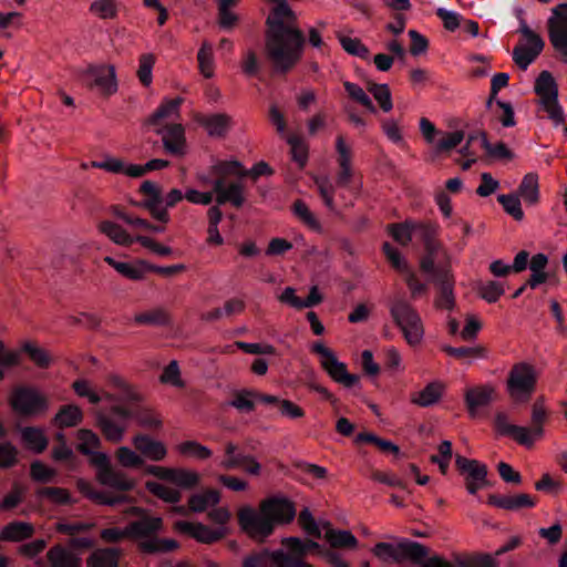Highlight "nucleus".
Listing matches in <instances>:
<instances>
[{"label": "nucleus", "instance_id": "obj_1", "mask_svg": "<svg viewBox=\"0 0 567 567\" xmlns=\"http://www.w3.org/2000/svg\"><path fill=\"white\" fill-rule=\"evenodd\" d=\"M107 382L115 392H105L104 398L112 404L109 410H97L95 412L96 425L107 441L112 443L121 442L130 420H134L145 429L161 427V420L150 409L141 404V394L123 378L111 374Z\"/></svg>", "mask_w": 567, "mask_h": 567}, {"label": "nucleus", "instance_id": "obj_2", "mask_svg": "<svg viewBox=\"0 0 567 567\" xmlns=\"http://www.w3.org/2000/svg\"><path fill=\"white\" fill-rule=\"evenodd\" d=\"M274 1L266 19V52L274 72L285 75L301 60L306 37L297 27V14L287 1Z\"/></svg>", "mask_w": 567, "mask_h": 567}, {"label": "nucleus", "instance_id": "obj_3", "mask_svg": "<svg viewBox=\"0 0 567 567\" xmlns=\"http://www.w3.org/2000/svg\"><path fill=\"white\" fill-rule=\"evenodd\" d=\"M296 517V507L284 496H269L257 507L241 506L237 512L240 530L256 543H265L277 526L290 524Z\"/></svg>", "mask_w": 567, "mask_h": 567}, {"label": "nucleus", "instance_id": "obj_4", "mask_svg": "<svg viewBox=\"0 0 567 567\" xmlns=\"http://www.w3.org/2000/svg\"><path fill=\"white\" fill-rule=\"evenodd\" d=\"M163 528L161 517L143 515L140 519L131 522L126 526L128 537L140 539V549L150 555L169 553L178 548L175 539L158 538L157 533Z\"/></svg>", "mask_w": 567, "mask_h": 567}, {"label": "nucleus", "instance_id": "obj_5", "mask_svg": "<svg viewBox=\"0 0 567 567\" xmlns=\"http://www.w3.org/2000/svg\"><path fill=\"white\" fill-rule=\"evenodd\" d=\"M547 419V412L543 405V399L539 398L535 401L532 408V423L533 427L529 430L525 426L514 425L508 423V417L504 412L496 413L494 417V427L501 435L513 437L518 444L532 447L535 437H540L544 434V423Z\"/></svg>", "mask_w": 567, "mask_h": 567}, {"label": "nucleus", "instance_id": "obj_6", "mask_svg": "<svg viewBox=\"0 0 567 567\" xmlns=\"http://www.w3.org/2000/svg\"><path fill=\"white\" fill-rule=\"evenodd\" d=\"M537 372L527 362L515 363L507 378V392L515 403H526L536 390Z\"/></svg>", "mask_w": 567, "mask_h": 567}, {"label": "nucleus", "instance_id": "obj_7", "mask_svg": "<svg viewBox=\"0 0 567 567\" xmlns=\"http://www.w3.org/2000/svg\"><path fill=\"white\" fill-rule=\"evenodd\" d=\"M372 551L374 556L386 564H401L405 559L421 563L429 554L425 546L408 539L401 540L398 545L380 542L373 547Z\"/></svg>", "mask_w": 567, "mask_h": 567}, {"label": "nucleus", "instance_id": "obj_8", "mask_svg": "<svg viewBox=\"0 0 567 567\" xmlns=\"http://www.w3.org/2000/svg\"><path fill=\"white\" fill-rule=\"evenodd\" d=\"M391 317L402 330L406 342L411 346L420 343L423 327L419 313L404 299H395L390 306Z\"/></svg>", "mask_w": 567, "mask_h": 567}, {"label": "nucleus", "instance_id": "obj_9", "mask_svg": "<svg viewBox=\"0 0 567 567\" xmlns=\"http://www.w3.org/2000/svg\"><path fill=\"white\" fill-rule=\"evenodd\" d=\"M535 93L540 99V104L547 113L549 120L555 125H559L565 121V114L558 101L557 83L548 71H542L535 82Z\"/></svg>", "mask_w": 567, "mask_h": 567}, {"label": "nucleus", "instance_id": "obj_10", "mask_svg": "<svg viewBox=\"0 0 567 567\" xmlns=\"http://www.w3.org/2000/svg\"><path fill=\"white\" fill-rule=\"evenodd\" d=\"M311 350L321 357V365L332 380L346 388H353L359 383L360 377L349 373L347 365L340 362L333 351L323 343L315 342Z\"/></svg>", "mask_w": 567, "mask_h": 567}, {"label": "nucleus", "instance_id": "obj_11", "mask_svg": "<svg viewBox=\"0 0 567 567\" xmlns=\"http://www.w3.org/2000/svg\"><path fill=\"white\" fill-rule=\"evenodd\" d=\"M13 411L23 416L44 413L49 409L48 399L38 390L29 386L18 388L10 400Z\"/></svg>", "mask_w": 567, "mask_h": 567}, {"label": "nucleus", "instance_id": "obj_12", "mask_svg": "<svg viewBox=\"0 0 567 567\" xmlns=\"http://www.w3.org/2000/svg\"><path fill=\"white\" fill-rule=\"evenodd\" d=\"M547 30L549 41L559 53L560 61L567 63V3H560L551 9Z\"/></svg>", "mask_w": 567, "mask_h": 567}, {"label": "nucleus", "instance_id": "obj_13", "mask_svg": "<svg viewBox=\"0 0 567 567\" xmlns=\"http://www.w3.org/2000/svg\"><path fill=\"white\" fill-rule=\"evenodd\" d=\"M87 456L91 463L97 467V478L101 484L121 492H127L133 488V482L125 474L112 468L109 456L105 453L93 451Z\"/></svg>", "mask_w": 567, "mask_h": 567}, {"label": "nucleus", "instance_id": "obj_14", "mask_svg": "<svg viewBox=\"0 0 567 567\" xmlns=\"http://www.w3.org/2000/svg\"><path fill=\"white\" fill-rule=\"evenodd\" d=\"M517 32L526 39L528 48L522 45L515 47L512 52V56L520 70H526L542 53L545 42L527 24L523 23L522 28H518Z\"/></svg>", "mask_w": 567, "mask_h": 567}, {"label": "nucleus", "instance_id": "obj_15", "mask_svg": "<svg viewBox=\"0 0 567 567\" xmlns=\"http://www.w3.org/2000/svg\"><path fill=\"white\" fill-rule=\"evenodd\" d=\"M292 563V558L286 555L284 549L262 548L247 555L243 559L241 567H290Z\"/></svg>", "mask_w": 567, "mask_h": 567}, {"label": "nucleus", "instance_id": "obj_16", "mask_svg": "<svg viewBox=\"0 0 567 567\" xmlns=\"http://www.w3.org/2000/svg\"><path fill=\"white\" fill-rule=\"evenodd\" d=\"M140 192L146 197L141 205L146 208L153 218L166 224L169 220V214L164 205L162 189L152 181H144L140 186Z\"/></svg>", "mask_w": 567, "mask_h": 567}, {"label": "nucleus", "instance_id": "obj_17", "mask_svg": "<svg viewBox=\"0 0 567 567\" xmlns=\"http://www.w3.org/2000/svg\"><path fill=\"white\" fill-rule=\"evenodd\" d=\"M219 465L225 470L243 468L251 475H259L261 466L254 456L244 454L233 442L225 445V458Z\"/></svg>", "mask_w": 567, "mask_h": 567}, {"label": "nucleus", "instance_id": "obj_18", "mask_svg": "<svg viewBox=\"0 0 567 567\" xmlns=\"http://www.w3.org/2000/svg\"><path fill=\"white\" fill-rule=\"evenodd\" d=\"M175 527L182 534L188 535L203 544H213L223 539L226 536L225 527L212 529L210 527L203 523L178 520L176 522Z\"/></svg>", "mask_w": 567, "mask_h": 567}, {"label": "nucleus", "instance_id": "obj_19", "mask_svg": "<svg viewBox=\"0 0 567 567\" xmlns=\"http://www.w3.org/2000/svg\"><path fill=\"white\" fill-rule=\"evenodd\" d=\"M240 164L238 162H219L212 166V173L217 177L212 182L213 194H216L217 205L229 203V198L225 190V177L228 175L241 174L239 172Z\"/></svg>", "mask_w": 567, "mask_h": 567}, {"label": "nucleus", "instance_id": "obj_20", "mask_svg": "<svg viewBox=\"0 0 567 567\" xmlns=\"http://www.w3.org/2000/svg\"><path fill=\"white\" fill-rule=\"evenodd\" d=\"M162 135L164 148L172 155H183L185 146V131L181 124H167L155 128Z\"/></svg>", "mask_w": 567, "mask_h": 567}, {"label": "nucleus", "instance_id": "obj_21", "mask_svg": "<svg viewBox=\"0 0 567 567\" xmlns=\"http://www.w3.org/2000/svg\"><path fill=\"white\" fill-rule=\"evenodd\" d=\"M86 81L91 86H96L101 93L111 95L117 90L115 70L113 66L91 68L86 75Z\"/></svg>", "mask_w": 567, "mask_h": 567}, {"label": "nucleus", "instance_id": "obj_22", "mask_svg": "<svg viewBox=\"0 0 567 567\" xmlns=\"http://www.w3.org/2000/svg\"><path fill=\"white\" fill-rule=\"evenodd\" d=\"M255 401L262 403H277L279 398L270 394H262L254 390H239L234 393L233 400L229 405L237 409L239 412H252L255 410Z\"/></svg>", "mask_w": 567, "mask_h": 567}, {"label": "nucleus", "instance_id": "obj_23", "mask_svg": "<svg viewBox=\"0 0 567 567\" xmlns=\"http://www.w3.org/2000/svg\"><path fill=\"white\" fill-rule=\"evenodd\" d=\"M439 226L431 220L411 219L412 238H416L423 244L424 250L433 251L434 247H441L436 240Z\"/></svg>", "mask_w": 567, "mask_h": 567}, {"label": "nucleus", "instance_id": "obj_24", "mask_svg": "<svg viewBox=\"0 0 567 567\" xmlns=\"http://www.w3.org/2000/svg\"><path fill=\"white\" fill-rule=\"evenodd\" d=\"M133 445L144 457L154 462L164 460L167 454L166 446L162 442L152 439L148 434H136L133 437Z\"/></svg>", "mask_w": 567, "mask_h": 567}, {"label": "nucleus", "instance_id": "obj_25", "mask_svg": "<svg viewBox=\"0 0 567 567\" xmlns=\"http://www.w3.org/2000/svg\"><path fill=\"white\" fill-rule=\"evenodd\" d=\"M487 504L506 511H518L520 508H532L536 505V501L528 494H518L514 496H501L489 494Z\"/></svg>", "mask_w": 567, "mask_h": 567}, {"label": "nucleus", "instance_id": "obj_26", "mask_svg": "<svg viewBox=\"0 0 567 567\" xmlns=\"http://www.w3.org/2000/svg\"><path fill=\"white\" fill-rule=\"evenodd\" d=\"M76 488L86 498L93 501L99 505L114 506L126 501L124 495H112L94 488V486L83 478L76 481Z\"/></svg>", "mask_w": 567, "mask_h": 567}, {"label": "nucleus", "instance_id": "obj_27", "mask_svg": "<svg viewBox=\"0 0 567 567\" xmlns=\"http://www.w3.org/2000/svg\"><path fill=\"white\" fill-rule=\"evenodd\" d=\"M47 559L51 567H82V558L61 544L47 551Z\"/></svg>", "mask_w": 567, "mask_h": 567}, {"label": "nucleus", "instance_id": "obj_28", "mask_svg": "<svg viewBox=\"0 0 567 567\" xmlns=\"http://www.w3.org/2000/svg\"><path fill=\"white\" fill-rule=\"evenodd\" d=\"M455 466L462 475H466L467 481H476L482 484H488L487 466L477 460L467 458L462 455H456Z\"/></svg>", "mask_w": 567, "mask_h": 567}, {"label": "nucleus", "instance_id": "obj_29", "mask_svg": "<svg viewBox=\"0 0 567 567\" xmlns=\"http://www.w3.org/2000/svg\"><path fill=\"white\" fill-rule=\"evenodd\" d=\"M493 389L489 386L470 388L465 392V404L471 417H476L480 408L488 406L492 402Z\"/></svg>", "mask_w": 567, "mask_h": 567}, {"label": "nucleus", "instance_id": "obj_30", "mask_svg": "<svg viewBox=\"0 0 567 567\" xmlns=\"http://www.w3.org/2000/svg\"><path fill=\"white\" fill-rule=\"evenodd\" d=\"M34 532V526L31 523L13 520L0 530V540L20 543L31 538Z\"/></svg>", "mask_w": 567, "mask_h": 567}, {"label": "nucleus", "instance_id": "obj_31", "mask_svg": "<svg viewBox=\"0 0 567 567\" xmlns=\"http://www.w3.org/2000/svg\"><path fill=\"white\" fill-rule=\"evenodd\" d=\"M104 261L114 268L118 274L131 280H141L147 272V262L138 260L135 264L117 261L113 257L106 256Z\"/></svg>", "mask_w": 567, "mask_h": 567}, {"label": "nucleus", "instance_id": "obj_32", "mask_svg": "<svg viewBox=\"0 0 567 567\" xmlns=\"http://www.w3.org/2000/svg\"><path fill=\"white\" fill-rule=\"evenodd\" d=\"M433 282L437 287V297L435 299L436 307L452 310L455 306V299L451 275H439V279Z\"/></svg>", "mask_w": 567, "mask_h": 567}, {"label": "nucleus", "instance_id": "obj_33", "mask_svg": "<svg viewBox=\"0 0 567 567\" xmlns=\"http://www.w3.org/2000/svg\"><path fill=\"white\" fill-rule=\"evenodd\" d=\"M21 440L27 449L42 453L49 445V440L41 427L25 426L21 430Z\"/></svg>", "mask_w": 567, "mask_h": 567}, {"label": "nucleus", "instance_id": "obj_34", "mask_svg": "<svg viewBox=\"0 0 567 567\" xmlns=\"http://www.w3.org/2000/svg\"><path fill=\"white\" fill-rule=\"evenodd\" d=\"M281 544L288 549L285 551L286 555H289L293 560L290 567H313L305 560V556L308 554L306 550L307 544L299 537L282 538Z\"/></svg>", "mask_w": 567, "mask_h": 567}, {"label": "nucleus", "instance_id": "obj_35", "mask_svg": "<svg viewBox=\"0 0 567 567\" xmlns=\"http://www.w3.org/2000/svg\"><path fill=\"white\" fill-rule=\"evenodd\" d=\"M83 420L82 410L75 404L62 405L52 422L60 429L72 427L80 424Z\"/></svg>", "mask_w": 567, "mask_h": 567}, {"label": "nucleus", "instance_id": "obj_36", "mask_svg": "<svg viewBox=\"0 0 567 567\" xmlns=\"http://www.w3.org/2000/svg\"><path fill=\"white\" fill-rule=\"evenodd\" d=\"M200 124L207 130L210 136H225L229 125L230 117L226 114L217 113L200 118Z\"/></svg>", "mask_w": 567, "mask_h": 567}, {"label": "nucleus", "instance_id": "obj_37", "mask_svg": "<svg viewBox=\"0 0 567 567\" xmlns=\"http://www.w3.org/2000/svg\"><path fill=\"white\" fill-rule=\"evenodd\" d=\"M442 390L443 385L440 382H431L422 391L413 394L411 401L419 406H431L441 399Z\"/></svg>", "mask_w": 567, "mask_h": 567}, {"label": "nucleus", "instance_id": "obj_38", "mask_svg": "<svg viewBox=\"0 0 567 567\" xmlns=\"http://www.w3.org/2000/svg\"><path fill=\"white\" fill-rule=\"evenodd\" d=\"M99 229L117 245L131 246L136 241L124 228L110 220L100 223Z\"/></svg>", "mask_w": 567, "mask_h": 567}, {"label": "nucleus", "instance_id": "obj_39", "mask_svg": "<svg viewBox=\"0 0 567 567\" xmlns=\"http://www.w3.org/2000/svg\"><path fill=\"white\" fill-rule=\"evenodd\" d=\"M219 502V493L216 489H207L202 494H193L188 499V506L194 513H203L209 506H215Z\"/></svg>", "mask_w": 567, "mask_h": 567}, {"label": "nucleus", "instance_id": "obj_40", "mask_svg": "<svg viewBox=\"0 0 567 567\" xmlns=\"http://www.w3.org/2000/svg\"><path fill=\"white\" fill-rule=\"evenodd\" d=\"M518 196H522L524 200L534 205L539 200V187H538V176L535 173L526 174L520 185L518 186Z\"/></svg>", "mask_w": 567, "mask_h": 567}, {"label": "nucleus", "instance_id": "obj_41", "mask_svg": "<svg viewBox=\"0 0 567 567\" xmlns=\"http://www.w3.org/2000/svg\"><path fill=\"white\" fill-rule=\"evenodd\" d=\"M326 539L336 548H354L358 544L357 538L349 530H337L326 524Z\"/></svg>", "mask_w": 567, "mask_h": 567}, {"label": "nucleus", "instance_id": "obj_42", "mask_svg": "<svg viewBox=\"0 0 567 567\" xmlns=\"http://www.w3.org/2000/svg\"><path fill=\"white\" fill-rule=\"evenodd\" d=\"M168 482L184 489H193L198 486L200 476L195 471L173 468Z\"/></svg>", "mask_w": 567, "mask_h": 567}, {"label": "nucleus", "instance_id": "obj_43", "mask_svg": "<svg viewBox=\"0 0 567 567\" xmlns=\"http://www.w3.org/2000/svg\"><path fill=\"white\" fill-rule=\"evenodd\" d=\"M441 250V247H434L433 251L424 250V255L420 260V269L422 272L430 276L432 281L439 279V275H450V271L444 267L435 265V258Z\"/></svg>", "mask_w": 567, "mask_h": 567}, {"label": "nucleus", "instance_id": "obj_44", "mask_svg": "<svg viewBox=\"0 0 567 567\" xmlns=\"http://www.w3.org/2000/svg\"><path fill=\"white\" fill-rule=\"evenodd\" d=\"M183 102L182 97L164 101L155 112L148 117L146 124L150 126H159L162 121L176 113Z\"/></svg>", "mask_w": 567, "mask_h": 567}, {"label": "nucleus", "instance_id": "obj_45", "mask_svg": "<svg viewBox=\"0 0 567 567\" xmlns=\"http://www.w3.org/2000/svg\"><path fill=\"white\" fill-rule=\"evenodd\" d=\"M35 494L38 497H45L56 505H72L76 502L69 491L62 487H40Z\"/></svg>", "mask_w": 567, "mask_h": 567}, {"label": "nucleus", "instance_id": "obj_46", "mask_svg": "<svg viewBox=\"0 0 567 567\" xmlns=\"http://www.w3.org/2000/svg\"><path fill=\"white\" fill-rule=\"evenodd\" d=\"M367 90L373 95L383 112H390L392 110V96L388 84H378L369 81L367 83Z\"/></svg>", "mask_w": 567, "mask_h": 567}, {"label": "nucleus", "instance_id": "obj_47", "mask_svg": "<svg viewBox=\"0 0 567 567\" xmlns=\"http://www.w3.org/2000/svg\"><path fill=\"white\" fill-rule=\"evenodd\" d=\"M134 321L137 324H145V326H167L169 323V317L164 309L155 308V309L135 315Z\"/></svg>", "mask_w": 567, "mask_h": 567}, {"label": "nucleus", "instance_id": "obj_48", "mask_svg": "<svg viewBox=\"0 0 567 567\" xmlns=\"http://www.w3.org/2000/svg\"><path fill=\"white\" fill-rule=\"evenodd\" d=\"M146 486L154 496L166 503L177 504L182 499V493L176 488L168 487L157 482H147Z\"/></svg>", "mask_w": 567, "mask_h": 567}, {"label": "nucleus", "instance_id": "obj_49", "mask_svg": "<svg viewBox=\"0 0 567 567\" xmlns=\"http://www.w3.org/2000/svg\"><path fill=\"white\" fill-rule=\"evenodd\" d=\"M295 215L305 224L307 225L311 230L316 233H321L322 227L320 221L317 219V217L311 213L309 207L306 205L305 202L298 199L293 203L292 206Z\"/></svg>", "mask_w": 567, "mask_h": 567}, {"label": "nucleus", "instance_id": "obj_50", "mask_svg": "<svg viewBox=\"0 0 567 567\" xmlns=\"http://www.w3.org/2000/svg\"><path fill=\"white\" fill-rule=\"evenodd\" d=\"M340 44L342 49L353 55L358 56L362 60H369L370 59V50L369 48L361 42L358 38H350L347 35H341L339 38Z\"/></svg>", "mask_w": 567, "mask_h": 567}, {"label": "nucleus", "instance_id": "obj_51", "mask_svg": "<svg viewBox=\"0 0 567 567\" xmlns=\"http://www.w3.org/2000/svg\"><path fill=\"white\" fill-rule=\"evenodd\" d=\"M78 439L80 441L78 450L83 455L92 454L93 451L101 446V440L92 430L81 429L78 431Z\"/></svg>", "mask_w": 567, "mask_h": 567}, {"label": "nucleus", "instance_id": "obj_52", "mask_svg": "<svg viewBox=\"0 0 567 567\" xmlns=\"http://www.w3.org/2000/svg\"><path fill=\"white\" fill-rule=\"evenodd\" d=\"M497 202L503 206L504 210L515 220L524 218V212L517 194H502L497 196Z\"/></svg>", "mask_w": 567, "mask_h": 567}, {"label": "nucleus", "instance_id": "obj_53", "mask_svg": "<svg viewBox=\"0 0 567 567\" xmlns=\"http://www.w3.org/2000/svg\"><path fill=\"white\" fill-rule=\"evenodd\" d=\"M343 86L348 95L352 100L363 105L370 113L375 114L378 112L375 105L372 103V100L358 84L346 81Z\"/></svg>", "mask_w": 567, "mask_h": 567}, {"label": "nucleus", "instance_id": "obj_54", "mask_svg": "<svg viewBox=\"0 0 567 567\" xmlns=\"http://www.w3.org/2000/svg\"><path fill=\"white\" fill-rule=\"evenodd\" d=\"M482 147L488 156L499 159L511 161L514 158V153L503 143L498 142L495 145L491 144L485 132H481Z\"/></svg>", "mask_w": 567, "mask_h": 567}, {"label": "nucleus", "instance_id": "obj_55", "mask_svg": "<svg viewBox=\"0 0 567 567\" xmlns=\"http://www.w3.org/2000/svg\"><path fill=\"white\" fill-rule=\"evenodd\" d=\"M388 230L393 239L402 246H408L412 240L411 219H406L403 223L390 224Z\"/></svg>", "mask_w": 567, "mask_h": 567}, {"label": "nucleus", "instance_id": "obj_56", "mask_svg": "<svg viewBox=\"0 0 567 567\" xmlns=\"http://www.w3.org/2000/svg\"><path fill=\"white\" fill-rule=\"evenodd\" d=\"M30 476L38 483H51L56 476V471L47 466L41 461H34L30 465Z\"/></svg>", "mask_w": 567, "mask_h": 567}, {"label": "nucleus", "instance_id": "obj_57", "mask_svg": "<svg viewBox=\"0 0 567 567\" xmlns=\"http://www.w3.org/2000/svg\"><path fill=\"white\" fill-rule=\"evenodd\" d=\"M116 217L124 220L127 225L132 226L136 229H145L153 233H162L164 231V226H156L151 224L148 220L141 218V217H134L127 213H124L122 210H115Z\"/></svg>", "mask_w": 567, "mask_h": 567}, {"label": "nucleus", "instance_id": "obj_58", "mask_svg": "<svg viewBox=\"0 0 567 567\" xmlns=\"http://www.w3.org/2000/svg\"><path fill=\"white\" fill-rule=\"evenodd\" d=\"M197 60L202 74L209 79L213 76V48L208 42H203L198 53Z\"/></svg>", "mask_w": 567, "mask_h": 567}, {"label": "nucleus", "instance_id": "obj_59", "mask_svg": "<svg viewBox=\"0 0 567 567\" xmlns=\"http://www.w3.org/2000/svg\"><path fill=\"white\" fill-rule=\"evenodd\" d=\"M22 350L39 368L45 369L50 365L51 357L44 349L37 347L32 342H24Z\"/></svg>", "mask_w": 567, "mask_h": 567}, {"label": "nucleus", "instance_id": "obj_60", "mask_svg": "<svg viewBox=\"0 0 567 567\" xmlns=\"http://www.w3.org/2000/svg\"><path fill=\"white\" fill-rule=\"evenodd\" d=\"M480 296L488 303H494L504 293L502 284L497 281L481 282L477 287Z\"/></svg>", "mask_w": 567, "mask_h": 567}, {"label": "nucleus", "instance_id": "obj_61", "mask_svg": "<svg viewBox=\"0 0 567 567\" xmlns=\"http://www.w3.org/2000/svg\"><path fill=\"white\" fill-rule=\"evenodd\" d=\"M178 451L184 455L195 456L198 460H207L213 452L196 441H186L179 444Z\"/></svg>", "mask_w": 567, "mask_h": 567}, {"label": "nucleus", "instance_id": "obj_62", "mask_svg": "<svg viewBox=\"0 0 567 567\" xmlns=\"http://www.w3.org/2000/svg\"><path fill=\"white\" fill-rule=\"evenodd\" d=\"M116 457L124 467L141 468L144 466L143 457L127 446H121L116 452Z\"/></svg>", "mask_w": 567, "mask_h": 567}, {"label": "nucleus", "instance_id": "obj_63", "mask_svg": "<svg viewBox=\"0 0 567 567\" xmlns=\"http://www.w3.org/2000/svg\"><path fill=\"white\" fill-rule=\"evenodd\" d=\"M155 63V56L151 53H145L140 56V64L137 70V76L140 82L144 86H148L152 83V70Z\"/></svg>", "mask_w": 567, "mask_h": 567}, {"label": "nucleus", "instance_id": "obj_64", "mask_svg": "<svg viewBox=\"0 0 567 567\" xmlns=\"http://www.w3.org/2000/svg\"><path fill=\"white\" fill-rule=\"evenodd\" d=\"M299 525L301 528L311 537L320 539L321 538V529L318 526L316 519L313 518L311 512L308 508H303L299 513L298 517Z\"/></svg>", "mask_w": 567, "mask_h": 567}]
</instances>
